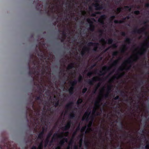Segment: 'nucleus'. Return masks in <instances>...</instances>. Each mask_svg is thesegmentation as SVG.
<instances>
[{"label": "nucleus", "instance_id": "obj_1", "mask_svg": "<svg viewBox=\"0 0 149 149\" xmlns=\"http://www.w3.org/2000/svg\"><path fill=\"white\" fill-rule=\"evenodd\" d=\"M34 52L30 55V58L28 63V74L33 80L35 77L38 79H43L42 76L48 71L49 67L45 65L44 61L49 59V56L40 48L38 45H36Z\"/></svg>", "mask_w": 149, "mask_h": 149}, {"label": "nucleus", "instance_id": "obj_2", "mask_svg": "<svg viewBox=\"0 0 149 149\" xmlns=\"http://www.w3.org/2000/svg\"><path fill=\"white\" fill-rule=\"evenodd\" d=\"M33 98H31L29 103L30 105H27L26 107V117L28 122L29 120L28 116L32 118L33 117L40 115V110L39 108H36L35 105V101L33 100Z\"/></svg>", "mask_w": 149, "mask_h": 149}, {"label": "nucleus", "instance_id": "obj_3", "mask_svg": "<svg viewBox=\"0 0 149 149\" xmlns=\"http://www.w3.org/2000/svg\"><path fill=\"white\" fill-rule=\"evenodd\" d=\"M5 140L0 144V149H13L10 144V142H5Z\"/></svg>", "mask_w": 149, "mask_h": 149}, {"label": "nucleus", "instance_id": "obj_4", "mask_svg": "<svg viewBox=\"0 0 149 149\" xmlns=\"http://www.w3.org/2000/svg\"><path fill=\"white\" fill-rule=\"evenodd\" d=\"M35 97V101H37L38 100H39L41 102L42 101V94L41 93H39V95H36L34 96L33 95L32 97L31 96L29 98V102L28 103V104L27 105H30V104L29 103L30 102V99L31 98H33V99L34 97Z\"/></svg>", "mask_w": 149, "mask_h": 149}, {"label": "nucleus", "instance_id": "obj_5", "mask_svg": "<svg viewBox=\"0 0 149 149\" xmlns=\"http://www.w3.org/2000/svg\"><path fill=\"white\" fill-rule=\"evenodd\" d=\"M142 33H144L145 34L147 33V32L146 31V29L144 27H142L140 29H138L136 28L132 31V33L134 34L137 33L141 34Z\"/></svg>", "mask_w": 149, "mask_h": 149}, {"label": "nucleus", "instance_id": "obj_6", "mask_svg": "<svg viewBox=\"0 0 149 149\" xmlns=\"http://www.w3.org/2000/svg\"><path fill=\"white\" fill-rule=\"evenodd\" d=\"M112 87L113 86L111 85H110L108 86L107 90L106 93L103 95V97L106 99L109 98V94L112 91Z\"/></svg>", "mask_w": 149, "mask_h": 149}, {"label": "nucleus", "instance_id": "obj_7", "mask_svg": "<svg viewBox=\"0 0 149 149\" xmlns=\"http://www.w3.org/2000/svg\"><path fill=\"white\" fill-rule=\"evenodd\" d=\"M87 21L90 24L89 30L91 31H94L95 27L93 24V22L91 21V19L89 18L87 19Z\"/></svg>", "mask_w": 149, "mask_h": 149}, {"label": "nucleus", "instance_id": "obj_8", "mask_svg": "<svg viewBox=\"0 0 149 149\" xmlns=\"http://www.w3.org/2000/svg\"><path fill=\"white\" fill-rule=\"evenodd\" d=\"M132 57L129 58L127 60H126L125 62L127 63L130 64V66L129 67H127L126 69V70H129L130 69L131 67L132 66V64L133 61L135 62L136 60L135 59H133V61L131 60Z\"/></svg>", "mask_w": 149, "mask_h": 149}, {"label": "nucleus", "instance_id": "obj_9", "mask_svg": "<svg viewBox=\"0 0 149 149\" xmlns=\"http://www.w3.org/2000/svg\"><path fill=\"white\" fill-rule=\"evenodd\" d=\"M110 68L108 66H105L102 69V71H100V72L102 74H99L100 76H103L105 74L107 71H109L110 70Z\"/></svg>", "mask_w": 149, "mask_h": 149}, {"label": "nucleus", "instance_id": "obj_10", "mask_svg": "<svg viewBox=\"0 0 149 149\" xmlns=\"http://www.w3.org/2000/svg\"><path fill=\"white\" fill-rule=\"evenodd\" d=\"M38 0L36 1V2L34 1L33 2V3L36 4V8L37 10L41 11L42 10V9L43 6L42 4L39 3L38 2Z\"/></svg>", "mask_w": 149, "mask_h": 149}, {"label": "nucleus", "instance_id": "obj_11", "mask_svg": "<svg viewBox=\"0 0 149 149\" xmlns=\"http://www.w3.org/2000/svg\"><path fill=\"white\" fill-rule=\"evenodd\" d=\"M101 80L100 79L97 77H93L91 79H89L87 81V83L90 85H92L94 83L96 80Z\"/></svg>", "mask_w": 149, "mask_h": 149}, {"label": "nucleus", "instance_id": "obj_12", "mask_svg": "<svg viewBox=\"0 0 149 149\" xmlns=\"http://www.w3.org/2000/svg\"><path fill=\"white\" fill-rule=\"evenodd\" d=\"M91 113V111L88 112L86 111L83 116L82 120L83 121L86 120V121H88L89 120L88 117L90 115Z\"/></svg>", "mask_w": 149, "mask_h": 149}, {"label": "nucleus", "instance_id": "obj_13", "mask_svg": "<svg viewBox=\"0 0 149 149\" xmlns=\"http://www.w3.org/2000/svg\"><path fill=\"white\" fill-rule=\"evenodd\" d=\"M71 123V121H69L67 123V124L65 126L62 127V129L64 131H67L68 130L70 127Z\"/></svg>", "mask_w": 149, "mask_h": 149}, {"label": "nucleus", "instance_id": "obj_14", "mask_svg": "<svg viewBox=\"0 0 149 149\" xmlns=\"http://www.w3.org/2000/svg\"><path fill=\"white\" fill-rule=\"evenodd\" d=\"M106 17V16L105 15H101L100 17L98 19V22L102 24H104V21L103 19H105Z\"/></svg>", "mask_w": 149, "mask_h": 149}, {"label": "nucleus", "instance_id": "obj_15", "mask_svg": "<svg viewBox=\"0 0 149 149\" xmlns=\"http://www.w3.org/2000/svg\"><path fill=\"white\" fill-rule=\"evenodd\" d=\"M92 5L95 7L96 8V10H101L103 8L102 5H100L98 3H93Z\"/></svg>", "mask_w": 149, "mask_h": 149}, {"label": "nucleus", "instance_id": "obj_16", "mask_svg": "<svg viewBox=\"0 0 149 149\" xmlns=\"http://www.w3.org/2000/svg\"><path fill=\"white\" fill-rule=\"evenodd\" d=\"M147 50V49L145 47H142L141 49V51L138 53L140 56H143L145 54Z\"/></svg>", "mask_w": 149, "mask_h": 149}, {"label": "nucleus", "instance_id": "obj_17", "mask_svg": "<svg viewBox=\"0 0 149 149\" xmlns=\"http://www.w3.org/2000/svg\"><path fill=\"white\" fill-rule=\"evenodd\" d=\"M44 132L45 128H44L43 127L42 131L39 134L38 136V138L40 139H42L43 135L44 134Z\"/></svg>", "mask_w": 149, "mask_h": 149}, {"label": "nucleus", "instance_id": "obj_18", "mask_svg": "<svg viewBox=\"0 0 149 149\" xmlns=\"http://www.w3.org/2000/svg\"><path fill=\"white\" fill-rule=\"evenodd\" d=\"M90 51V49L89 48L85 47L83 49V51L81 52V54L82 56L84 55L85 52H89Z\"/></svg>", "mask_w": 149, "mask_h": 149}, {"label": "nucleus", "instance_id": "obj_19", "mask_svg": "<svg viewBox=\"0 0 149 149\" xmlns=\"http://www.w3.org/2000/svg\"><path fill=\"white\" fill-rule=\"evenodd\" d=\"M73 104V102H69L68 104L66 105L65 106V109L68 110L70 109L71 108V107Z\"/></svg>", "mask_w": 149, "mask_h": 149}, {"label": "nucleus", "instance_id": "obj_20", "mask_svg": "<svg viewBox=\"0 0 149 149\" xmlns=\"http://www.w3.org/2000/svg\"><path fill=\"white\" fill-rule=\"evenodd\" d=\"M49 4H50V5H49V7H50L52 6L51 8H50V9L52 10L53 9H54V6L55 4H54L52 3L51 2H50L49 1H48V2H47L46 3V5L47 6H48L49 5Z\"/></svg>", "mask_w": 149, "mask_h": 149}, {"label": "nucleus", "instance_id": "obj_21", "mask_svg": "<svg viewBox=\"0 0 149 149\" xmlns=\"http://www.w3.org/2000/svg\"><path fill=\"white\" fill-rule=\"evenodd\" d=\"M102 101V98L99 97L97 99V101H96L95 102V105L100 106V103Z\"/></svg>", "mask_w": 149, "mask_h": 149}, {"label": "nucleus", "instance_id": "obj_22", "mask_svg": "<svg viewBox=\"0 0 149 149\" xmlns=\"http://www.w3.org/2000/svg\"><path fill=\"white\" fill-rule=\"evenodd\" d=\"M74 63H72L69 64L67 68V70L68 71H69L70 70L72 69L73 67H74Z\"/></svg>", "mask_w": 149, "mask_h": 149}, {"label": "nucleus", "instance_id": "obj_23", "mask_svg": "<svg viewBox=\"0 0 149 149\" xmlns=\"http://www.w3.org/2000/svg\"><path fill=\"white\" fill-rule=\"evenodd\" d=\"M124 132L125 133L124 134H123L122 135V136L123 137H128V136L129 135L130 136V137L133 138L131 134H129V132H127L126 131H124Z\"/></svg>", "mask_w": 149, "mask_h": 149}, {"label": "nucleus", "instance_id": "obj_24", "mask_svg": "<svg viewBox=\"0 0 149 149\" xmlns=\"http://www.w3.org/2000/svg\"><path fill=\"white\" fill-rule=\"evenodd\" d=\"M98 44V42L93 43L92 42H90L88 43L87 45L88 46H93L94 45H97Z\"/></svg>", "mask_w": 149, "mask_h": 149}, {"label": "nucleus", "instance_id": "obj_25", "mask_svg": "<svg viewBox=\"0 0 149 149\" xmlns=\"http://www.w3.org/2000/svg\"><path fill=\"white\" fill-rule=\"evenodd\" d=\"M77 83V81L76 80H74L72 81H71L70 82V84L71 85H72L74 86H75L76 85Z\"/></svg>", "mask_w": 149, "mask_h": 149}, {"label": "nucleus", "instance_id": "obj_26", "mask_svg": "<svg viewBox=\"0 0 149 149\" xmlns=\"http://www.w3.org/2000/svg\"><path fill=\"white\" fill-rule=\"evenodd\" d=\"M142 47H145L147 49V48L149 47V43H145L142 44Z\"/></svg>", "mask_w": 149, "mask_h": 149}, {"label": "nucleus", "instance_id": "obj_27", "mask_svg": "<svg viewBox=\"0 0 149 149\" xmlns=\"http://www.w3.org/2000/svg\"><path fill=\"white\" fill-rule=\"evenodd\" d=\"M124 21L122 20H120L119 21L118 20H115L114 21V22L115 24H122L124 23Z\"/></svg>", "mask_w": 149, "mask_h": 149}, {"label": "nucleus", "instance_id": "obj_28", "mask_svg": "<svg viewBox=\"0 0 149 149\" xmlns=\"http://www.w3.org/2000/svg\"><path fill=\"white\" fill-rule=\"evenodd\" d=\"M118 62L119 60H116L113 62L112 65L113 66H116L118 64Z\"/></svg>", "mask_w": 149, "mask_h": 149}, {"label": "nucleus", "instance_id": "obj_29", "mask_svg": "<svg viewBox=\"0 0 149 149\" xmlns=\"http://www.w3.org/2000/svg\"><path fill=\"white\" fill-rule=\"evenodd\" d=\"M91 119L92 120L89 122V124L88 125V127H91L92 125L93 122V116H91Z\"/></svg>", "mask_w": 149, "mask_h": 149}, {"label": "nucleus", "instance_id": "obj_30", "mask_svg": "<svg viewBox=\"0 0 149 149\" xmlns=\"http://www.w3.org/2000/svg\"><path fill=\"white\" fill-rule=\"evenodd\" d=\"M132 40V39L129 38H127L125 40V42L127 43L130 44L131 43Z\"/></svg>", "mask_w": 149, "mask_h": 149}, {"label": "nucleus", "instance_id": "obj_31", "mask_svg": "<svg viewBox=\"0 0 149 149\" xmlns=\"http://www.w3.org/2000/svg\"><path fill=\"white\" fill-rule=\"evenodd\" d=\"M144 81L143 79H141V81L140 82H137V83L138 84V85L141 86L143 85L144 84Z\"/></svg>", "mask_w": 149, "mask_h": 149}, {"label": "nucleus", "instance_id": "obj_32", "mask_svg": "<svg viewBox=\"0 0 149 149\" xmlns=\"http://www.w3.org/2000/svg\"><path fill=\"white\" fill-rule=\"evenodd\" d=\"M83 102V100L82 98H79L78 100H77V103L78 104V105L79 104H81Z\"/></svg>", "mask_w": 149, "mask_h": 149}, {"label": "nucleus", "instance_id": "obj_33", "mask_svg": "<svg viewBox=\"0 0 149 149\" xmlns=\"http://www.w3.org/2000/svg\"><path fill=\"white\" fill-rule=\"evenodd\" d=\"M83 79V77L82 75H79V77L78 79V81L79 83L81 82Z\"/></svg>", "mask_w": 149, "mask_h": 149}, {"label": "nucleus", "instance_id": "obj_34", "mask_svg": "<svg viewBox=\"0 0 149 149\" xmlns=\"http://www.w3.org/2000/svg\"><path fill=\"white\" fill-rule=\"evenodd\" d=\"M127 49V48L125 45H124L123 46V48L121 50V52L122 53L125 52V50Z\"/></svg>", "mask_w": 149, "mask_h": 149}, {"label": "nucleus", "instance_id": "obj_35", "mask_svg": "<svg viewBox=\"0 0 149 149\" xmlns=\"http://www.w3.org/2000/svg\"><path fill=\"white\" fill-rule=\"evenodd\" d=\"M101 12H97L94 13H92L91 16L92 17H95L96 16V15L101 14Z\"/></svg>", "mask_w": 149, "mask_h": 149}, {"label": "nucleus", "instance_id": "obj_36", "mask_svg": "<svg viewBox=\"0 0 149 149\" xmlns=\"http://www.w3.org/2000/svg\"><path fill=\"white\" fill-rule=\"evenodd\" d=\"M59 135L58 134L56 133L54 134L53 136L52 137V140H55L56 139V138L57 137L59 136Z\"/></svg>", "mask_w": 149, "mask_h": 149}, {"label": "nucleus", "instance_id": "obj_37", "mask_svg": "<svg viewBox=\"0 0 149 149\" xmlns=\"http://www.w3.org/2000/svg\"><path fill=\"white\" fill-rule=\"evenodd\" d=\"M99 45V43H98V44L97 45H94L93 46H94V47L93 49V50L95 52L97 51V49H98V46Z\"/></svg>", "mask_w": 149, "mask_h": 149}, {"label": "nucleus", "instance_id": "obj_38", "mask_svg": "<svg viewBox=\"0 0 149 149\" xmlns=\"http://www.w3.org/2000/svg\"><path fill=\"white\" fill-rule=\"evenodd\" d=\"M43 145L42 142H41L39 145V146L37 149H42Z\"/></svg>", "mask_w": 149, "mask_h": 149}, {"label": "nucleus", "instance_id": "obj_39", "mask_svg": "<svg viewBox=\"0 0 149 149\" xmlns=\"http://www.w3.org/2000/svg\"><path fill=\"white\" fill-rule=\"evenodd\" d=\"M73 142V141L72 140H71V141H70L69 143V145L68 146H70V148H71V149H72V146Z\"/></svg>", "mask_w": 149, "mask_h": 149}, {"label": "nucleus", "instance_id": "obj_40", "mask_svg": "<svg viewBox=\"0 0 149 149\" xmlns=\"http://www.w3.org/2000/svg\"><path fill=\"white\" fill-rule=\"evenodd\" d=\"M80 137L81 138V139L80 140V144H79V147H81V146H82V143L83 141V139H82V137H83V135H81L80 136Z\"/></svg>", "mask_w": 149, "mask_h": 149}, {"label": "nucleus", "instance_id": "obj_41", "mask_svg": "<svg viewBox=\"0 0 149 149\" xmlns=\"http://www.w3.org/2000/svg\"><path fill=\"white\" fill-rule=\"evenodd\" d=\"M49 142V140L48 139H46L45 141V147H46L48 145Z\"/></svg>", "mask_w": 149, "mask_h": 149}, {"label": "nucleus", "instance_id": "obj_42", "mask_svg": "<svg viewBox=\"0 0 149 149\" xmlns=\"http://www.w3.org/2000/svg\"><path fill=\"white\" fill-rule=\"evenodd\" d=\"M86 128V126H85L84 127H82L81 130V132H84Z\"/></svg>", "mask_w": 149, "mask_h": 149}, {"label": "nucleus", "instance_id": "obj_43", "mask_svg": "<svg viewBox=\"0 0 149 149\" xmlns=\"http://www.w3.org/2000/svg\"><path fill=\"white\" fill-rule=\"evenodd\" d=\"M113 41V40L112 38H109L108 40V44H111Z\"/></svg>", "mask_w": 149, "mask_h": 149}, {"label": "nucleus", "instance_id": "obj_44", "mask_svg": "<svg viewBox=\"0 0 149 149\" xmlns=\"http://www.w3.org/2000/svg\"><path fill=\"white\" fill-rule=\"evenodd\" d=\"M118 52L115 51L113 52L112 55L113 56H116L118 55Z\"/></svg>", "mask_w": 149, "mask_h": 149}, {"label": "nucleus", "instance_id": "obj_45", "mask_svg": "<svg viewBox=\"0 0 149 149\" xmlns=\"http://www.w3.org/2000/svg\"><path fill=\"white\" fill-rule=\"evenodd\" d=\"M124 8L125 10L128 9L129 11H130L131 10V7L128 6H124Z\"/></svg>", "mask_w": 149, "mask_h": 149}, {"label": "nucleus", "instance_id": "obj_46", "mask_svg": "<svg viewBox=\"0 0 149 149\" xmlns=\"http://www.w3.org/2000/svg\"><path fill=\"white\" fill-rule=\"evenodd\" d=\"M52 134V132H49L47 135V138L46 139H48L49 140V138L51 136V135Z\"/></svg>", "mask_w": 149, "mask_h": 149}, {"label": "nucleus", "instance_id": "obj_47", "mask_svg": "<svg viewBox=\"0 0 149 149\" xmlns=\"http://www.w3.org/2000/svg\"><path fill=\"white\" fill-rule=\"evenodd\" d=\"M64 140H62L60 141L59 144L60 145V146L61 147L64 144Z\"/></svg>", "mask_w": 149, "mask_h": 149}, {"label": "nucleus", "instance_id": "obj_48", "mask_svg": "<svg viewBox=\"0 0 149 149\" xmlns=\"http://www.w3.org/2000/svg\"><path fill=\"white\" fill-rule=\"evenodd\" d=\"M87 90H88L87 88L85 87L82 89V93L83 94L85 93L86 92V91H87Z\"/></svg>", "mask_w": 149, "mask_h": 149}, {"label": "nucleus", "instance_id": "obj_49", "mask_svg": "<svg viewBox=\"0 0 149 149\" xmlns=\"http://www.w3.org/2000/svg\"><path fill=\"white\" fill-rule=\"evenodd\" d=\"M70 18V16L69 14H68L65 17V20L66 21H68L69 20V19Z\"/></svg>", "mask_w": 149, "mask_h": 149}, {"label": "nucleus", "instance_id": "obj_50", "mask_svg": "<svg viewBox=\"0 0 149 149\" xmlns=\"http://www.w3.org/2000/svg\"><path fill=\"white\" fill-rule=\"evenodd\" d=\"M117 47H118V46H117V45L116 43L113 44L111 46V47L113 48H116Z\"/></svg>", "mask_w": 149, "mask_h": 149}, {"label": "nucleus", "instance_id": "obj_51", "mask_svg": "<svg viewBox=\"0 0 149 149\" xmlns=\"http://www.w3.org/2000/svg\"><path fill=\"white\" fill-rule=\"evenodd\" d=\"M74 86L71 85V86L70 87L69 90L74 91Z\"/></svg>", "mask_w": 149, "mask_h": 149}, {"label": "nucleus", "instance_id": "obj_52", "mask_svg": "<svg viewBox=\"0 0 149 149\" xmlns=\"http://www.w3.org/2000/svg\"><path fill=\"white\" fill-rule=\"evenodd\" d=\"M122 9V8H121L118 7L117 8L116 10L118 12V13H119L121 12Z\"/></svg>", "mask_w": 149, "mask_h": 149}, {"label": "nucleus", "instance_id": "obj_53", "mask_svg": "<svg viewBox=\"0 0 149 149\" xmlns=\"http://www.w3.org/2000/svg\"><path fill=\"white\" fill-rule=\"evenodd\" d=\"M140 13V12L139 10H135L134 12V14L136 15H138Z\"/></svg>", "mask_w": 149, "mask_h": 149}, {"label": "nucleus", "instance_id": "obj_54", "mask_svg": "<svg viewBox=\"0 0 149 149\" xmlns=\"http://www.w3.org/2000/svg\"><path fill=\"white\" fill-rule=\"evenodd\" d=\"M59 101L58 100L56 102H55L54 105V106L55 107H56L59 105Z\"/></svg>", "mask_w": 149, "mask_h": 149}, {"label": "nucleus", "instance_id": "obj_55", "mask_svg": "<svg viewBox=\"0 0 149 149\" xmlns=\"http://www.w3.org/2000/svg\"><path fill=\"white\" fill-rule=\"evenodd\" d=\"M58 17H61L60 19H62V17L63 16V14L62 13L60 12L58 13Z\"/></svg>", "mask_w": 149, "mask_h": 149}, {"label": "nucleus", "instance_id": "obj_56", "mask_svg": "<svg viewBox=\"0 0 149 149\" xmlns=\"http://www.w3.org/2000/svg\"><path fill=\"white\" fill-rule=\"evenodd\" d=\"M96 110H97V109H96V108H95V107L93 108V111H92V113L93 114H95V113H96Z\"/></svg>", "mask_w": 149, "mask_h": 149}, {"label": "nucleus", "instance_id": "obj_57", "mask_svg": "<svg viewBox=\"0 0 149 149\" xmlns=\"http://www.w3.org/2000/svg\"><path fill=\"white\" fill-rule=\"evenodd\" d=\"M98 32L100 33V36H102V34L103 33V30H100L98 31Z\"/></svg>", "mask_w": 149, "mask_h": 149}, {"label": "nucleus", "instance_id": "obj_58", "mask_svg": "<svg viewBox=\"0 0 149 149\" xmlns=\"http://www.w3.org/2000/svg\"><path fill=\"white\" fill-rule=\"evenodd\" d=\"M120 126H122V129H124L125 127H124V125L123 124V122H120Z\"/></svg>", "mask_w": 149, "mask_h": 149}, {"label": "nucleus", "instance_id": "obj_59", "mask_svg": "<svg viewBox=\"0 0 149 149\" xmlns=\"http://www.w3.org/2000/svg\"><path fill=\"white\" fill-rule=\"evenodd\" d=\"M93 72H89L88 74H87V76L89 77H91V75L93 74Z\"/></svg>", "mask_w": 149, "mask_h": 149}, {"label": "nucleus", "instance_id": "obj_60", "mask_svg": "<svg viewBox=\"0 0 149 149\" xmlns=\"http://www.w3.org/2000/svg\"><path fill=\"white\" fill-rule=\"evenodd\" d=\"M121 36H126V33L125 32H121L120 33Z\"/></svg>", "mask_w": 149, "mask_h": 149}, {"label": "nucleus", "instance_id": "obj_61", "mask_svg": "<svg viewBox=\"0 0 149 149\" xmlns=\"http://www.w3.org/2000/svg\"><path fill=\"white\" fill-rule=\"evenodd\" d=\"M145 6L147 8H149V3H147L145 4Z\"/></svg>", "mask_w": 149, "mask_h": 149}, {"label": "nucleus", "instance_id": "obj_62", "mask_svg": "<svg viewBox=\"0 0 149 149\" xmlns=\"http://www.w3.org/2000/svg\"><path fill=\"white\" fill-rule=\"evenodd\" d=\"M96 65V63H94V64L93 65H92L90 68L91 69H93L94 67H95V66Z\"/></svg>", "mask_w": 149, "mask_h": 149}, {"label": "nucleus", "instance_id": "obj_63", "mask_svg": "<svg viewBox=\"0 0 149 149\" xmlns=\"http://www.w3.org/2000/svg\"><path fill=\"white\" fill-rule=\"evenodd\" d=\"M39 44L40 45H43L45 46V43L44 41L41 42H39Z\"/></svg>", "mask_w": 149, "mask_h": 149}, {"label": "nucleus", "instance_id": "obj_64", "mask_svg": "<svg viewBox=\"0 0 149 149\" xmlns=\"http://www.w3.org/2000/svg\"><path fill=\"white\" fill-rule=\"evenodd\" d=\"M119 99H120V98L118 96H117L114 98V99L115 100Z\"/></svg>", "mask_w": 149, "mask_h": 149}]
</instances>
